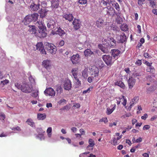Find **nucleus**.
Returning <instances> with one entry per match:
<instances>
[{
    "mask_svg": "<svg viewBox=\"0 0 157 157\" xmlns=\"http://www.w3.org/2000/svg\"><path fill=\"white\" fill-rule=\"evenodd\" d=\"M103 46L102 45H98L99 48L104 53H106L108 51L107 48L110 47L112 48L114 47L116 45V41L113 37H108L107 39L102 40Z\"/></svg>",
    "mask_w": 157,
    "mask_h": 157,
    "instance_id": "obj_1",
    "label": "nucleus"
},
{
    "mask_svg": "<svg viewBox=\"0 0 157 157\" xmlns=\"http://www.w3.org/2000/svg\"><path fill=\"white\" fill-rule=\"evenodd\" d=\"M36 25L39 29L38 34L40 38L46 37L47 34L46 28L44 26L42 21H37L36 23Z\"/></svg>",
    "mask_w": 157,
    "mask_h": 157,
    "instance_id": "obj_2",
    "label": "nucleus"
},
{
    "mask_svg": "<svg viewBox=\"0 0 157 157\" xmlns=\"http://www.w3.org/2000/svg\"><path fill=\"white\" fill-rule=\"evenodd\" d=\"M33 90L32 84L29 83L23 84L21 85V90L23 92L30 93Z\"/></svg>",
    "mask_w": 157,
    "mask_h": 157,
    "instance_id": "obj_3",
    "label": "nucleus"
},
{
    "mask_svg": "<svg viewBox=\"0 0 157 157\" xmlns=\"http://www.w3.org/2000/svg\"><path fill=\"white\" fill-rule=\"evenodd\" d=\"M45 46H46V49H47L50 53L52 54L56 53L57 49L56 46L53 44L46 42L45 43Z\"/></svg>",
    "mask_w": 157,
    "mask_h": 157,
    "instance_id": "obj_4",
    "label": "nucleus"
},
{
    "mask_svg": "<svg viewBox=\"0 0 157 157\" xmlns=\"http://www.w3.org/2000/svg\"><path fill=\"white\" fill-rule=\"evenodd\" d=\"M102 59L107 66L111 65L115 60L112 59L111 56L109 55H104L103 56Z\"/></svg>",
    "mask_w": 157,
    "mask_h": 157,
    "instance_id": "obj_5",
    "label": "nucleus"
},
{
    "mask_svg": "<svg viewBox=\"0 0 157 157\" xmlns=\"http://www.w3.org/2000/svg\"><path fill=\"white\" fill-rule=\"evenodd\" d=\"M45 94L47 96L54 97L56 94V92L52 87H48L46 89L44 92Z\"/></svg>",
    "mask_w": 157,
    "mask_h": 157,
    "instance_id": "obj_6",
    "label": "nucleus"
},
{
    "mask_svg": "<svg viewBox=\"0 0 157 157\" xmlns=\"http://www.w3.org/2000/svg\"><path fill=\"white\" fill-rule=\"evenodd\" d=\"M99 72V69L96 67H94L93 71V72L92 73V75H93L92 76L93 79L94 78H95V82H97L99 80V78H98V74Z\"/></svg>",
    "mask_w": 157,
    "mask_h": 157,
    "instance_id": "obj_7",
    "label": "nucleus"
},
{
    "mask_svg": "<svg viewBox=\"0 0 157 157\" xmlns=\"http://www.w3.org/2000/svg\"><path fill=\"white\" fill-rule=\"evenodd\" d=\"M105 8L106 9V14L108 15L113 17L117 13L115 12L114 9L111 7H108Z\"/></svg>",
    "mask_w": 157,
    "mask_h": 157,
    "instance_id": "obj_8",
    "label": "nucleus"
},
{
    "mask_svg": "<svg viewBox=\"0 0 157 157\" xmlns=\"http://www.w3.org/2000/svg\"><path fill=\"white\" fill-rule=\"evenodd\" d=\"M36 49L40 51L41 53L46 55V54L44 48V46L43 44L41 43H38L36 45Z\"/></svg>",
    "mask_w": 157,
    "mask_h": 157,
    "instance_id": "obj_9",
    "label": "nucleus"
},
{
    "mask_svg": "<svg viewBox=\"0 0 157 157\" xmlns=\"http://www.w3.org/2000/svg\"><path fill=\"white\" fill-rule=\"evenodd\" d=\"M117 41L118 43H123L126 40V36L123 33L120 35H117Z\"/></svg>",
    "mask_w": 157,
    "mask_h": 157,
    "instance_id": "obj_10",
    "label": "nucleus"
},
{
    "mask_svg": "<svg viewBox=\"0 0 157 157\" xmlns=\"http://www.w3.org/2000/svg\"><path fill=\"white\" fill-rule=\"evenodd\" d=\"M47 26L48 28L50 29H52L56 27V23L55 21L50 19L48 21Z\"/></svg>",
    "mask_w": 157,
    "mask_h": 157,
    "instance_id": "obj_11",
    "label": "nucleus"
},
{
    "mask_svg": "<svg viewBox=\"0 0 157 157\" xmlns=\"http://www.w3.org/2000/svg\"><path fill=\"white\" fill-rule=\"evenodd\" d=\"M111 52L112 53V56L114 58V59H118L121 53V51L118 49H114L111 50Z\"/></svg>",
    "mask_w": 157,
    "mask_h": 157,
    "instance_id": "obj_12",
    "label": "nucleus"
},
{
    "mask_svg": "<svg viewBox=\"0 0 157 157\" xmlns=\"http://www.w3.org/2000/svg\"><path fill=\"white\" fill-rule=\"evenodd\" d=\"M64 89L66 90H69L71 88V82L69 80L66 81L63 85Z\"/></svg>",
    "mask_w": 157,
    "mask_h": 157,
    "instance_id": "obj_13",
    "label": "nucleus"
},
{
    "mask_svg": "<svg viewBox=\"0 0 157 157\" xmlns=\"http://www.w3.org/2000/svg\"><path fill=\"white\" fill-rule=\"evenodd\" d=\"M73 27L75 30H77L80 28V24L79 20L77 19H75L73 22Z\"/></svg>",
    "mask_w": 157,
    "mask_h": 157,
    "instance_id": "obj_14",
    "label": "nucleus"
},
{
    "mask_svg": "<svg viewBox=\"0 0 157 157\" xmlns=\"http://www.w3.org/2000/svg\"><path fill=\"white\" fill-rule=\"evenodd\" d=\"M96 25L98 28L102 27L104 24V20L101 18H98L96 21Z\"/></svg>",
    "mask_w": 157,
    "mask_h": 157,
    "instance_id": "obj_15",
    "label": "nucleus"
},
{
    "mask_svg": "<svg viewBox=\"0 0 157 157\" xmlns=\"http://www.w3.org/2000/svg\"><path fill=\"white\" fill-rule=\"evenodd\" d=\"M79 55L77 54L73 55L71 58V60L73 64H76L78 62L79 59Z\"/></svg>",
    "mask_w": 157,
    "mask_h": 157,
    "instance_id": "obj_16",
    "label": "nucleus"
},
{
    "mask_svg": "<svg viewBox=\"0 0 157 157\" xmlns=\"http://www.w3.org/2000/svg\"><path fill=\"white\" fill-rule=\"evenodd\" d=\"M31 17L30 15H28L26 16L23 22L26 25L29 24L30 22L32 21L31 19Z\"/></svg>",
    "mask_w": 157,
    "mask_h": 157,
    "instance_id": "obj_17",
    "label": "nucleus"
},
{
    "mask_svg": "<svg viewBox=\"0 0 157 157\" xmlns=\"http://www.w3.org/2000/svg\"><path fill=\"white\" fill-rule=\"evenodd\" d=\"M42 65L47 70L50 69L51 66L50 60H44L42 62Z\"/></svg>",
    "mask_w": 157,
    "mask_h": 157,
    "instance_id": "obj_18",
    "label": "nucleus"
},
{
    "mask_svg": "<svg viewBox=\"0 0 157 157\" xmlns=\"http://www.w3.org/2000/svg\"><path fill=\"white\" fill-rule=\"evenodd\" d=\"M120 12H118L116 15L117 16V17L116 19V22L118 24H121L122 22V18L120 17Z\"/></svg>",
    "mask_w": 157,
    "mask_h": 157,
    "instance_id": "obj_19",
    "label": "nucleus"
},
{
    "mask_svg": "<svg viewBox=\"0 0 157 157\" xmlns=\"http://www.w3.org/2000/svg\"><path fill=\"white\" fill-rule=\"evenodd\" d=\"M40 5L39 3L37 5L33 3L30 6V8L32 10L36 11L40 8Z\"/></svg>",
    "mask_w": 157,
    "mask_h": 157,
    "instance_id": "obj_20",
    "label": "nucleus"
},
{
    "mask_svg": "<svg viewBox=\"0 0 157 157\" xmlns=\"http://www.w3.org/2000/svg\"><path fill=\"white\" fill-rule=\"evenodd\" d=\"M88 143L89 144L87 147V149L88 150V149L90 147H91V150H93V147L95 144L94 140L92 139H90L89 140Z\"/></svg>",
    "mask_w": 157,
    "mask_h": 157,
    "instance_id": "obj_21",
    "label": "nucleus"
},
{
    "mask_svg": "<svg viewBox=\"0 0 157 157\" xmlns=\"http://www.w3.org/2000/svg\"><path fill=\"white\" fill-rule=\"evenodd\" d=\"M63 17L66 20H68L69 21H72L74 18L72 14H64Z\"/></svg>",
    "mask_w": 157,
    "mask_h": 157,
    "instance_id": "obj_22",
    "label": "nucleus"
},
{
    "mask_svg": "<svg viewBox=\"0 0 157 157\" xmlns=\"http://www.w3.org/2000/svg\"><path fill=\"white\" fill-rule=\"evenodd\" d=\"M135 80L133 78H129L128 80V85L129 88H132L135 85Z\"/></svg>",
    "mask_w": 157,
    "mask_h": 157,
    "instance_id": "obj_23",
    "label": "nucleus"
},
{
    "mask_svg": "<svg viewBox=\"0 0 157 157\" xmlns=\"http://www.w3.org/2000/svg\"><path fill=\"white\" fill-rule=\"evenodd\" d=\"M29 31L31 34H35L36 31V27L34 25H29Z\"/></svg>",
    "mask_w": 157,
    "mask_h": 157,
    "instance_id": "obj_24",
    "label": "nucleus"
},
{
    "mask_svg": "<svg viewBox=\"0 0 157 157\" xmlns=\"http://www.w3.org/2000/svg\"><path fill=\"white\" fill-rule=\"evenodd\" d=\"M84 54L86 57H88L91 56V55L94 54L93 52L91 51L90 50L87 49L84 51Z\"/></svg>",
    "mask_w": 157,
    "mask_h": 157,
    "instance_id": "obj_25",
    "label": "nucleus"
},
{
    "mask_svg": "<svg viewBox=\"0 0 157 157\" xmlns=\"http://www.w3.org/2000/svg\"><path fill=\"white\" fill-rule=\"evenodd\" d=\"M139 99V98L138 97H135L132 100V102H130V105L129 107H128V109H130L132 107V106L133 105L136 103L137 101Z\"/></svg>",
    "mask_w": 157,
    "mask_h": 157,
    "instance_id": "obj_26",
    "label": "nucleus"
},
{
    "mask_svg": "<svg viewBox=\"0 0 157 157\" xmlns=\"http://www.w3.org/2000/svg\"><path fill=\"white\" fill-rule=\"evenodd\" d=\"M78 70V69L77 68H73L71 70V73L75 79L78 78L77 77Z\"/></svg>",
    "mask_w": 157,
    "mask_h": 157,
    "instance_id": "obj_27",
    "label": "nucleus"
},
{
    "mask_svg": "<svg viewBox=\"0 0 157 157\" xmlns=\"http://www.w3.org/2000/svg\"><path fill=\"white\" fill-rule=\"evenodd\" d=\"M59 1L58 0H53L52 1V7L57 8L59 6Z\"/></svg>",
    "mask_w": 157,
    "mask_h": 157,
    "instance_id": "obj_28",
    "label": "nucleus"
},
{
    "mask_svg": "<svg viewBox=\"0 0 157 157\" xmlns=\"http://www.w3.org/2000/svg\"><path fill=\"white\" fill-rule=\"evenodd\" d=\"M31 17V19L32 21H35L38 19L39 16V15L37 13H34L30 15Z\"/></svg>",
    "mask_w": 157,
    "mask_h": 157,
    "instance_id": "obj_29",
    "label": "nucleus"
},
{
    "mask_svg": "<svg viewBox=\"0 0 157 157\" xmlns=\"http://www.w3.org/2000/svg\"><path fill=\"white\" fill-rule=\"evenodd\" d=\"M116 108V105H115L112 109H110L109 108H107L106 113L107 115H109L112 113Z\"/></svg>",
    "mask_w": 157,
    "mask_h": 157,
    "instance_id": "obj_30",
    "label": "nucleus"
},
{
    "mask_svg": "<svg viewBox=\"0 0 157 157\" xmlns=\"http://www.w3.org/2000/svg\"><path fill=\"white\" fill-rule=\"evenodd\" d=\"M119 99H120V102H121L123 105L124 106H125V108H126L127 107L126 106L127 103V100L124 98V96H122L121 98H119Z\"/></svg>",
    "mask_w": 157,
    "mask_h": 157,
    "instance_id": "obj_31",
    "label": "nucleus"
},
{
    "mask_svg": "<svg viewBox=\"0 0 157 157\" xmlns=\"http://www.w3.org/2000/svg\"><path fill=\"white\" fill-rule=\"evenodd\" d=\"M46 116L45 113H39L37 114V118L39 120H43L46 118Z\"/></svg>",
    "mask_w": 157,
    "mask_h": 157,
    "instance_id": "obj_32",
    "label": "nucleus"
},
{
    "mask_svg": "<svg viewBox=\"0 0 157 157\" xmlns=\"http://www.w3.org/2000/svg\"><path fill=\"white\" fill-rule=\"evenodd\" d=\"M56 91L57 92V94H61L63 92V89L61 86L59 85L56 86Z\"/></svg>",
    "mask_w": 157,
    "mask_h": 157,
    "instance_id": "obj_33",
    "label": "nucleus"
},
{
    "mask_svg": "<svg viewBox=\"0 0 157 157\" xmlns=\"http://www.w3.org/2000/svg\"><path fill=\"white\" fill-rule=\"evenodd\" d=\"M75 79L76 81V82L75 83V88H79V87L81 86V82L79 80L78 78Z\"/></svg>",
    "mask_w": 157,
    "mask_h": 157,
    "instance_id": "obj_34",
    "label": "nucleus"
},
{
    "mask_svg": "<svg viewBox=\"0 0 157 157\" xmlns=\"http://www.w3.org/2000/svg\"><path fill=\"white\" fill-rule=\"evenodd\" d=\"M26 122L28 123V124L32 127L35 126L34 122L33 121V120L31 118L28 119L27 120Z\"/></svg>",
    "mask_w": 157,
    "mask_h": 157,
    "instance_id": "obj_35",
    "label": "nucleus"
},
{
    "mask_svg": "<svg viewBox=\"0 0 157 157\" xmlns=\"http://www.w3.org/2000/svg\"><path fill=\"white\" fill-rule=\"evenodd\" d=\"M57 33L60 36H63L65 34V32L60 27L57 30Z\"/></svg>",
    "mask_w": 157,
    "mask_h": 157,
    "instance_id": "obj_36",
    "label": "nucleus"
},
{
    "mask_svg": "<svg viewBox=\"0 0 157 157\" xmlns=\"http://www.w3.org/2000/svg\"><path fill=\"white\" fill-rule=\"evenodd\" d=\"M111 2V0H102L101 2L104 6H106L107 4H109Z\"/></svg>",
    "mask_w": 157,
    "mask_h": 157,
    "instance_id": "obj_37",
    "label": "nucleus"
},
{
    "mask_svg": "<svg viewBox=\"0 0 157 157\" xmlns=\"http://www.w3.org/2000/svg\"><path fill=\"white\" fill-rule=\"evenodd\" d=\"M155 71L154 68L151 66L148 67L146 69V71L147 72H151L152 73L155 72Z\"/></svg>",
    "mask_w": 157,
    "mask_h": 157,
    "instance_id": "obj_38",
    "label": "nucleus"
},
{
    "mask_svg": "<svg viewBox=\"0 0 157 157\" xmlns=\"http://www.w3.org/2000/svg\"><path fill=\"white\" fill-rule=\"evenodd\" d=\"M87 71L88 69L85 68L82 72V76L85 78L88 76Z\"/></svg>",
    "mask_w": 157,
    "mask_h": 157,
    "instance_id": "obj_39",
    "label": "nucleus"
},
{
    "mask_svg": "<svg viewBox=\"0 0 157 157\" xmlns=\"http://www.w3.org/2000/svg\"><path fill=\"white\" fill-rule=\"evenodd\" d=\"M121 28L123 31H128V25L126 24H124L121 26Z\"/></svg>",
    "mask_w": 157,
    "mask_h": 157,
    "instance_id": "obj_40",
    "label": "nucleus"
},
{
    "mask_svg": "<svg viewBox=\"0 0 157 157\" xmlns=\"http://www.w3.org/2000/svg\"><path fill=\"white\" fill-rule=\"evenodd\" d=\"M111 144L114 145L118 144L120 143V141H118L115 138H113L112 141H111Z\"/></svg>",
    "mask_w": 157,
    "mask_h": 157,
    "instance_id": "obj_41",
    "label": "nucleus"
},
{
    "mask_svg": "<svg viewBox=\"0 0 157 157\" xmlns=\"http://www.w3.org/2000/svg\"><path fill=\"white\" fill-rule=\"evenodd\" d=\"M116 85L121 88H123L124 86V84L121 81L117 82H116Z\"/></svg>",
    "mask_w": 157,
    "mask_h": 157,
    "instance_id": "obj_42",
    "label": "nucleus"
},
{
    "mask_svg": "<svg viewBox=\"0 0 157 157\" xmlns=\"http://www.w3.org/2000/svg\"><path fill=\"white\" fill-rule=\"evenodd\" d=\"M52 131V128L51 127H48L47 130V132L48 133V135L49 137H50L51 136V132Z\"/></svg>",
    "mask_w": 157,
    "mask_h": 157,
    "instance_id": "obj_43",
    "label": "nucleus"
},
{
    "mask_svg": "<svg viewBox=\"0 0 157 157\" xmlns=\"http://www.w3.org/2000/svg\"><path fill=\"white\" fill-rule=\"evenodd\" d=\"M9 82V80L7 79H5L4 80L1 81L0 84L3 86L7 84Z\"/></svg>",
    "mask_w": 157,
    "mask_h": 157,
    "instance_id": "obj_44",
    "label": "nucleus"
},
{
    "mask_svg": "<svg viewBox=\"0 0 157 157\" xmlns=\"http://www.w3.org/2000/svg\"><path fill=\"white\" fill-rule=\"evenodd\" d=\"M93 87V86H91L89 87L87 90H84L83 91L82 93L83 94H85L87 93H90V91L92 90Z\"/></svg>",
    "mask_w": 157,
    "mask_h": 157,
    "instance_id": "obj_45",
    "label": "nucleus"
},
{
    "mask_svg": "<svg viewBox=\"0 0 157 157\" xmlns=\"http://www.w3.org/2000/svg\"><path fill=\"white\" fill-rule=\"evenodd\" d=\"M104 122L105 123H107L108 122L107 118L106 117H103L100 119L99 121V122Z\"/></svg>",
    "mask_w": 157,
    "mask_h": 157,
    "instance_id": "obj_46",
    "label": "nucleus"
},
{
    "mask_svg": "<svg viewBox=\"0 0 157 157\" xmlns=\"http://www.w3.org/2000/svg\"><path fill=\"white\" fill-rule=\"evenodd\" d=\"M38 90H36L35 91V92L32 94V96L34 98L37 97L38 96Z\"/></svg>",
    "mask_w": 157,
    "mask_h": 157,
    "instance_id": "obj_47",
    "label": "nucleus"
},
{
    "mask_svg": "<svg viewBox=\"0 0 157 157\" xmlns=\"http://www.w3.org/2000/svg\"><path fill=\"white\" fill-rule=\"evenodd\" d=\"M114 6L115 9L118 11V12H119L120 10V8L118 4L116 2L114 4Z\"/></svg>",
    "mask_w": 157,
    "mask_h": 157,
    "instance_id": "obj_48",
    "label": "nucleus"
},
{
    "mask_svg": "<svg viewBox=\"0 0 157 157\" xmlns=\"http://www.w3.org/2000/svg\"><path fill=\"white\" fill-rule=\"evenodd\" d=\"M150 5L152 8H154V6H155V2L153 0H151L150 2Z\"/></svg>",
    "mask_w": 157,
    "mask_h": 157,
    "instance_id": "obj_49",
    "label": "nucleus"
},
{
    "mask_svg": "<svg viewBox=\"0 0 157 157\" xmlns=\"http://www.w3.org/2000/svg\"><path fill=\"white\" fill-rule=\"evenodd\" d=\"M95 79L94 78V79H93L92 77H89L88 78L87 80L89 83H91L92 82V80L95 81Z\"/></svg>",
    "mask_w": 157,
    "mask_h": 157,
    "instance_id": "obj_50",
    "label": "nucleus"
},
{
    "mask_svg": "<svg viewBox=\"0 0 157 157\" xmlns=\"http://www.w3.org/2000/svg\"><path fill=\"white\" fill-rule=\"evenodd\" d=\"M78 3L81 4H85L87 3L86 0H79Z\"/></svg>",
    "mask_w": 157,
    "mask_h": 157,
    "instance_id": "obj_51",
    "label": "nucleus"
},
{
    "mask_svg": "<svg viewBox=\"0 0 157 157\" xmlns=\"http://www.w3.org/2000/svg\"><path fill=\"white\" fill-rule=\"evenodd\" d=\"M66 100H65L64 99H62L60 100V101H59L58 102V103L59 105H61L62 104L63 102L66 103Z\"/></svg>",
    "mask_w": 157,
    "mask_h": 157,
    "instance_id": "obj_52",
    "label": "nucleus"
},
{
    "mask_svg": "<svg viewBox=\"0 0 157 157\" xmlns=\"http://www.w3.org/2000/svg\"><path fill=\"white\" fill-rule=\"evenodd\" d=\"M80 104L79 103H75L73 105V107H75L76 108H78L80 107Z\"/></svg>",
    "mask_w": 157,
    "mask_h": 157,
    "instance_id": "obj_53",
    "label": "nucleus"
},
{
    "mask_svg": "<svg viewBox=\"0 0 157 157\" xmlns=\"http://www.w3.org/2000/svg\"><path fill=\"white\" fill-rule=\"evenodd\" d=\"M15 87H17L18 89H21V85L19 83L17 82V83H15Z\"/></svg>",
    "mask_w": 157,
    "mask_h": 157,
    "instance_id": "obj_54",
    "label": "nucleus"
},
{
    "mask_svg": "<svg viewBox=\"0 0 157 157\" xmlns=\"http://www.w3.org/2000/svg\"><path fill=\"white\" fill-rule=\"evenodd\" d=\"M135 64L138 66L142 64V62L140 60L138 59L135 63Z\"/></svg>",
    "mask_w": 157,
    "mask_h": 157,
    "instance_id": "obj_55",
    "label": "nucleus"
},
{
    "mask_svg": "<svg viewBox=\"0 0 157 157\" xmlns=\"http://www.w3.org/2000/svg\"><path fill=\"white\" fill-rule=\"evenodd\" d=\"M0 117L1 119L4 120L6 117L5 115L3 113H1L0 114Z\"/></svg>",
    "mask_w": 157,
    "mask_h": 157,
    "instance_id": "obj_56",
    "label": "nucleus"
},
{
    "mask_svg": "<svg viewBox=\"0 0 157 157\" xmlns=\"http://www.w3.org/2000/svg\"><path fill=\"white\" fill-rule=\"evenodd\" d=\"M147 117V113H145L144 115L143 116L141 117V118L142 119L145 120Z\"/></svg>",
    "mask_w": 157,
    "mask_h": 157,
    "instance_id": "obj_57",
    "label": "nucleus"
},
{
    "mask_svg": "<svg viewBox=\"0 0 157 157\" xmlns=\"http://www.w3.org/2000/svg\"><path fill=\"white\" fill-rule=\"evenodd\" d=\"M150 126L149 125H145L144 126L143 128L144 130H147L150 128Z\"/></svg>",
    "mask_w": 157,
    "mask_h": 157,
    "instance_id": "obj_58",
    "label": "nucleus"
},
{
    "mask_svg": "<svg viewBox=\"0 0 157 157\" xmlns=\"http://www.w3.org/2000/svg\"><path fill=\"white\" fill-rule=\"evenodd\" d=\"M12 129L13 130H16L17 131H21V129L18 126H17L15 128H13Z\"/></svg>",
    "mask_w": 157,
    "mask_h": 157,
    "instance_id": "obj_59",
    "label": "nucleus"
},
{
    "mask_svg": "<svg viewBox=\"0 0 157 157\" xmlns=\"http://www.w3.org/2000/svg\"><path fill=\"white\" fill-rule=\"evenodd\" d=\"M64 42L63 40H61V41L59 44V47H61L63 45H64Z\"/></svg>",
    "mask_w": 157,
    "mask_h": 157,
    "instance_id": "obj_60",
    "label": "nucleus"
},
{
    "mask_svg": "<svg viewBox=\"0 0 157 157\" xmlns=\"http://www.w3.org/2000/svg\"><path fill=\"white\" fill-rule=\"evenodd\" d=\"M79 131L81 133L80 134H81V136L82 135H84L85 134V132L83 129L81 128L80 129Z\"/></svg>",
    "mask_w": 157,
    "mask_h": 157,
    "instance_id": "obj_61",
    "label": "nucleus"
},
{
    "mask_svg": "<svg viewBox=\"0 0 157 157\" xmlns=\"http://www.w3.org/2000/svg\"><path fill=\"white\" fill-rule=\"evenodd\" d=\"M144 56L145 57V58H150V57H151L149 55V54H148V53H144Z\"/></svg>",
    "mask_w": 157,
    "mask_h": 157,
    "instance_id": "obj_62",
    "label": "nucleus"
},
{
    "mask_svg": "<svg viewBox=\"0 0 157 157\" xmlns=\"http://www.w3.org/2000/svg\"><path fill=\"white\" fill-rule=\"evenodd\" d=\"M71 130L73 132H75L77 131V128L75 127H73L71 128Z\"/></svg>",
    "mask_w": 157,
    "mask_h": 157,
    "instance_id": "obj_63",
    "label": "nucleus"
},
{
    "mask_svg": "<svg viewBox=\"0 0 157 157\" xmlns=\"http://www.w3.org/2000/svg\"><path fill=\"white\" fill-rule=\"evenodd\" d=\"M117 125V123L116 122H114L113 123H110L109 125V127H112L113 125L116 126Z\"/></svg>",
    "mask_w": 157,
    "mask_h": 157,
    "instance_id": "obj_64",
    "label": "nucleus"
}]
</instances>
